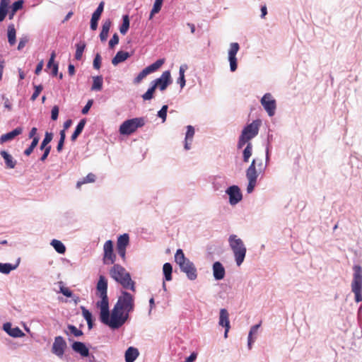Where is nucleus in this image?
Wrapping results in <instances>:
<instances>
[{"label":"nucleus","mask_w":362,"mask_h":362,"mask_svg":"<svg viewBox=\"0 0 362 362\" xmlns=\"http://www.w3.org/2000/svg\"><path fill=\"white\" fill-rule=\"evenodd\" d=\"M96 288L97 294L101 298V300L97 303L98 307L100 309V318L101 322L112 329L119 328L127 320L129 314L115 304L110 315L109 301L107 294V280L104 276H100Z\"/></svg>","instance_id":"obj_1"},{"label":"nucleus","mask_w":362,"mask_h":362,"mask_svg":"<svg viewBox=\"0 0 362 362\" xmlns=\"http://www.w3.org/2000/svg\"><path fill=\"white\" fill-rule=\"evenodd\" d=\"M110 276L123 288L136 292V283L132 279L130 274L124 267L118 264H115L110 269Z\"/></svg>","instance_id":"obj_2"},{"label":"nucleus","mask_w":362,"mask_h":362,"mask_svg":"<svg viewBox=\"0 0 362 362\" xmlns=\"http://www.w3.org/2000/svg\"><path fill=\"white\" fill-rule=\"evenodd\" d=\"M228 243L234 254L237 265L240 266L245 259L247 252L243 241L236 235H230L228 238Z\"/></svg>","instance_id":"obj_3"},{"label":"nucleus","mask_w":362,"mask_h":362,"mask_svg":"<svg viewBox=\"0 0 362 362\" xmlns=\"http://www.w3.org/2000/svg\"><path fill=\"white\" fill-rule=\"evenodd\" d=\"M261 124L262 120L257 119L244 127L238 143V147L239 148H243L245 144L249 142L258 134Z\"/></svg>","instance_id":"obj_4"},{"label":"nucleus","mask_w":362,"mask_h":362,"mask_svg":"<svg viewBox=\"0 0 362 362\" xmlns=\"http://www.w3.org/2000/svg\"><path fill=\"white\" fill-rule=\"evenodd\" d=\"M354 274L351 281V291L354 293V299L356 303L362 301V267L354 265Z\"/></svg>","instance_id":"obj_5"},{"label":"nucleus","mask_w":362,"mask_h":362,"mask_svg":"<svg viewBox=\"0 0 362 362\" xmlns=\"http://www.w3.org/2000/svg\"><path fill=\"white\" fill-rule=\"evenodd\" d=\"M144 125L142 118H134L124 121L119 127V133L123 135H130L139 127Z\"/></svg>","instance_id":"obj_6"},{"label":"nucleus","mask_w":362,"mask_h":362,"mask_svg":"<svg viewBox=\"0 0 362 362\" xmlns=\"http://www.w3.org/2000/svg\"><path fill=\"white\" fill-rule=\"evenodd\" d=\"M116 305L124 310L125 313L129 314V313H132L134 309V297L131 293L122 291Z\"/></svg>","instance_id":"obj_7"},{"label":"nucleus","mask_w":362,"mask_h":362,"mask_svg":"<svg viewBox=\"0 0 362 362\" xmlns=\"http://www.w3.org/2000/svg\"><path fill=\"white\" fill-rule=\"evenodd\" d=\"M257 159H253L252 163L246 171V176L248 180V185L247 187V193H251L254 190V188L257 183V173L255 168Z\"/></svg>","instance_id":"obj_8"},{"label":"nucleus","mask_w":362,"mask_h":362,"mask_svg":"<svg viewBox=\"0 0 362 362\" xmlns=\"http://www.w3.org/2000/svg\"><path fill=\"white\" fill-rule=\"evenodd\" d=\"M165 62L164 59H158L156 62L153 63L152 64L148 66L144 69H143L138 76L134 79V83L135 84H139L141 81L147 76V75L155 72L157 71Z\"/></svg>","instance_id":"obj_9"},{"label":"nucleus","mask_w":362,"mask_h":362,"mask_svg":"<svg viewBox=\"0 0 362 362\" xmlns=\"http://www.w3.org/2000/svg\"><path fill=\"white\" fill-rule=\"evenodd\" d=\"M116 260V255L114 253L113 242L107 240L103 245V262L104 264H113Z\"/></svg>","instance_id":"obj_10"},{"label":"nucleus","mask_w":362,"mask_h":362,"mask_svg":"<svg viewBox=\"0 0 362 362\" xmlns=\"http://www.w3.org/2000/svg\"><path fill=\"white\" fill-rule=\"evenodd\" d=\"M261 104L270 117L275 114L276 108V100L270 93H266L261 99Z\"/></svg>","instance_id":"obj_11"},{"label":"nucleus","mask_w":362,"mask_h":362,"mask_svg":"<svg viewBox=\"0 0 362 362\" xmlns=\"http://www.w3.org/2000/svg\"><path fill=\"white\" fill-rule=\"evenodd\" d=\"M171 76L170 71L163 72L160 78L152 81L156 88H158L160 90H165L168 85L171 83Z\"/></svg>","instance_id":"obj_12"},{"label":"nucleus","mask_w":362,"mask_h":362,"mask_svg":"<svg viewBox=\"0 0 362 362\" xmlns=\"http://www.w3.org/2000/svg\"><path fill=\"white\" fill-rule=\"evenodd\" d=\"M129 244V236L124 233L118 237L117 241V250L119 255L124 261L126 259V249Z\"/></svg>","instance_id":"obj_13"},{"label":"nucleus","mask_w":362,"mask_h":362,"mask_svg":"<svg viewBox=\"0 0 362 362\" xmlns=\"http://www.w3.org/2000/svg\"><path fill=\"white\" fill-rule=\"evenodd\" d=\"M240 49V46L237 42L230 44L228 50V60L230 62V69L231 71H235L237 69V58L236 54Z\"/></svg>","instance_id":"obj_14"},{"label":"nucleus","mask_w":362,"mask_h":362,"mask_svg":"<svg viewBox=\"0 0 362 362\" xmlns=\"http://www.w3.org/2000/svg\"><path fill=\"white\" fill-rule=\"evenodd\" d=\"M66 347V343L62 337L58 336L54 338L52 349L53 354L59 357H62Z\"/></svg>","instance_id":"obj_15"},{"label":"nucleus","mask_w":362,"mask_h":362,"mask_svg":"<svg viewBox=\"0 0 362 362\" xmlns=\"http://www.w3.org/2000/svg\"><path fill=\"white\" fill-rule=\"evenodd\" d=\"M226 193L229 195V202L231 205L238 204L242 199L240 189L236 185L228 187Z\"/></svg>","instance_id":"obj_16"},{"label":"nucleus","mask_w":362,"mask_h":362,"mask_svg":"<svg viewBox=\"0 0 362 362\" xmlns=\"http://www.w3.org/2000/svg\"><path fill=\"white\" fill-rule=\"evenodd\" d=\"M180 270L185 273L187 278L189 280H195L197 278V269L191 261H187V262L182 265L180 267Z\"/></svg>","instance_id":"obj_17"},{"label":"nucleus","mask_w":362,"mask_h":362,"mask_svg":"<svg viewBox=\"0 0 362 362\" xmlns=\"http://www.w3.org/2000/svg\"><path fill=\"white\" fill-rule=\"evenodd\" d=\"M218 324L220 326L225 327L224 337H225V338H226L228 337V332L230 329V321H229V314H228L227 310L225 308H222L220 310Z\"/></svg>","instance_id":"obj_18"},{"label":"nucleus","mask_w":362,"mask_h":362,"mask_svg":"<svg viewBox=\"0 0 362 362\" xmlns=\"http://www.w3.org/2000/svg\"><path fill=\"white\" fill-rule=\"evenodd\" d=\"M23 132V128L22 127H17L13 131L4 134L1 136L0 137V143L4 144L6 141L13 140L16 136L20 135Z\"/></svg>","instance_id":"obj_19"},{"label":"nucleus","mask_w":362,"mask_h":362,"mask_svg":"<svg viewBox=\"0 0 362 362\" xmlns=\"http://www.w3.org/2000/svg\"><path fill=\"white\" fill-rule=\"evenodd\" d=\"M214 276L216 280L223 279L225 276V269L222 264L219 262H216L213 264Z\"/></svg>","instance_id":"obj_20"},{"label":"nucleus","mask_w":362,"mask_h":362,"mask_svg":"<svg viewBox=\"0 0 362 362\" xmlns=\"http://www.w3.org/2000/svg\"><path fill=\"white\" fill-rule=\"evenodd\" d=\"M73 350L81 354L83 357H86L89 354L88 349L86 346V345L81 341H75L72 344Z\"/></svg>","instance_id":"obj_21"},{"label":"nucleus","mask_w":362,"mask_h":362,"mask_svg":"<svg viewBox=\"0 0 362 362\" xmlns=\"http://www.w3.org/2000/svg\"><path fill=\"white\" fill-rule=\"evenodd\" d=\"M111 25L112 21L110 19H107L103 22L102 25V30L100 33V39L102 42H105L107 40Z\"/></svg>","instance_id":"obj_22"},{"label":"nucleus","mask_w":362,"mask_h":362,"mask_svg":"<svg viewBox=\"0 0 362 362\" xmlns=\"http://www.w3.org/2000/svg\"><path fill=\"white\" fill-rule=\"evenodd\" d=\"M139 351L136 348L130 346L127 349L125 352V361L126 362H134L139 356Z\"/></svg>","instance_id":"obj_23"},{"label":"nucleus","mask_w":362,"mask_h":362,"mask_svg":"<svg viewBox=\"0 0 362 362\" xmlns=\"http://www.w3.org/2000/svg\"><path fill=\"white\" fill-rule=\"evenodd\" d=\"M130 57V54L127 52L119 51L116 55L112 59V64L115 66L118 64L124 62Z\"/></svg>","instance_id":"obj_24"},{"label":"nucleus","mask_w":362,"mask_h":362,"mask_svg":"<svg viewBox=\"0 0 362 362\" xmlns=\"http://www.w3.org/2000/svg\"><path fill=\"white\" fill-rule=\"evenodd\" d=\"M0 153L5 160L6 167L11 169L14 168L16 165V161L13 160L12 156L6 151H1Z\"/></svg>","instance_id":"obj_25"},{"label":"nucleus","mask_w":362,"mask_h":362,"mask_svg":"<svg viewBox=\"0 0 362 362\" xmlns=\"http://www.w3.org/2000/svg\"><path fill=\"white\" fill-rule=\"evenodd\" d=\"M11 0H1L0 1V22L3 21L8 13V8Z\"/></svg>","instance_id":"obj_26"},{"label":"nucleus","mask_w":362,"mask_h":362,"mask_svg":"<svg viewBox=\"0 0 362 362\" xmlns=\"http://www.w3.org/2000/svg\"><path fill=\"white\" fill-rule=\"evenodd\" d=\"M175 261L180 267L182 265L185 264L187 261L190 260L185 257L182 250L178 249L175 255Z\"/></svg>","instance_id":"obj_27"},{"label":"nucleus","mask_w":362,"mask_h":362,"mask_svg":"<svg viewBox=\"0 0 362 362\" xmlns=\"http://www.w3.org/2000/svg\"><path fill=\"white\" fill-rule=\"evenodd\" d=\"M16 31L13 24H10L8 26V41L10 45H13L16 43Z\"/></svg>","instance_id":"obj_28"},{"label":"nucleus","mask_w":362,"mask_h":362,"mask_svg":"<svg viewBox=\"0 0 362 362\" xmlns=\"http://www.w3.org/2000/svg\"><path fill=\"white\" fill-rule=\"evenodd\" d=\"M95 181V175L90 173H88L86 177H83L81 180H79L76 183V187L80 188L83 185L87 184V183H92Z\"/></svg>","instance_id":"obj_29"},{"label":"nucleus","mask_w":362,"mask_h":362,"mask_svg":"<svg viewBox=\"0 0 362 362\" xmlns=\"http://www.w3.org/2000/svg\"><path fill=\"white\" fill-rule=\"evenodd\" d=\"M86 124V120L84 119H81L78 125L76 126V128L74 131V132L71 135V141H74L77 137L79 136V134L82 132L84 127Z\"/></svg>","instance_id":"obj_30"},{"label":"nucleus","mask_w":362,"mask_h":362,"mask_svg":"<svg viewBox=\"0 0 362 362\" xmlns=\"http://www.w3.org/2000/svg\"><path fill=\"white\" fill-rule=\"evenodd\" d=\"M163 272L165 279L168 281L172 280L173 267L170 263H165L163 267Z\"/></svg>","instance_id":"obj_31"},{"label":"nucleus","mask_w":362,"mask_h":362,"mask_svg":"<svg viewBox=\"0 0 362 362\" xmlns=\"http://www.w3.org/2000/svg\"><path fill=\"white\" fill-rule=\"evenodd\" d=\"M76 53L75 59L76 60H81L83 56V53L86 48V43L84 42H80L76 45Z\"/></svg>","instance_id":"obj_32"},{"label":"nucleus","mask_w":362,"mask_h":362,"mask_svg":"<svg viewBox=\"0 0 362 362\" xmlns=\"http://www.w3.org/2000/svg\"><path fill=\"white\" fill-rule=\"evenodd\" d=\"M129 18L128 15L122 17V24L119 27V32L122 35H125L129 28Z\"/></svg>","instance_id":"obj_33"},{"label":"nucleus","mask_w":362,"mask_h":362,"mask_svg":"<svg viewBox=\"0 0 362 362\" xmlns=\"http://www.w3.org/2000/svg\"><path fill=\"white\" fill-rule=\"evenodd\" d=\"M51 245L54 248V250L59 254H64L66 251V247L64 245L58 240H52L51 242Z\"/></svg>","instance_id":"obj_34"},{"label":"nucleus","mask_w":362,"mask_h":362,"mask_svg":"<svg viewBox=\"0 0 362 362\" xmlns=\"http://www.w3.org/2000/svg\"><path fill=\"white\" fill-rule=\"evenodd\" d=\"M93 83L91 87L93 90H100L103 87V77L101 76H94Z\"/></svg>","instance_id":"obj_35"},{"label":"nucleus","mask_w":362,"mask_h":362,"mask_svg":"<svg viewBox=\"0 0 362 362\" xmlns=\"http://www.w3.org/2000/svg\"><path fill=\"white\" fill-rule=\"evenodd\" d=\"M163 0H155L153 8L151 11L149 19H152L153 16L160 12Z\"/></svg>","instance_id":"obj_36"},{"label":"nucleus","mask_w":362,"mask_h":362,"mask_svg":"<svg viewBox=\"0 0 362 362\" xmlns=\"http://www.w3.org/2000/svg\"><path fill=\"white\" fill-rule=\"evenodd\" d=\"M81 309L83 316L88 323V328L91 329L93 327L92 314L84 307H82Z\"/></svg>","instance_id":"obj_37"},{"label":"nucleus","mask_w":362,"mask_h":362,"mask_svg":"<svg viewBox=\"0 0 362 362\" xmlns=\"http://www.w3.org/2000/svg\"><path fill=\"white\" fill-rule=\"evenodd\" d=\"M252 145L250 142H247L246 148L243 151V160L245 163L249 161L250 157L252 156Z\"/></svg>","instance_id":"obj_38"},{"label":"nucleus","mask_w":362,"mask_h":362,"mask_svg":"<svg viewBox=\"0 0 362 362\" xmlns=\"http://www.w3.org/2000/svg\"><path fill=\"white\" fill-rule=\"evenodd\" d=\"M52 138H53V134L52 133L47 132L45 133V138L40 144V148L41 150H43L44 148L47 147L48 146L47 144L51 142V141L52 140Z\"/></svg>","instance_id":"obj_39"},{"label":"nucleus","mask_w":362,"mask_h":362,"mask_svg":"<svg viewBox=\"0 0 362 362\" xmlns=\"http://www.w3.org/2000/svg\"><path fill=\"white\" fill-rule=\"evenodd\" d=\"M16 267V266H13L12 264L8 263H0V272L3 274H8L10 273L11 271L15 269Z\"/></svg>","instance_id":"obj_40"},{"label":"nucleus","mask_w":362,"mask_h":362,"mask_svg":"<svg viewBox=\"0 0 362 362\" xmlns=\"http://www.w3.org/2000/svg\"><path fill=\"white\" fill-rule=\"evenodd\" d=\"M156 89V88H155V86L152 85V86L149 88L144 94L142 95V98L144 100H151L153 98V94L155 93Z\"/></svg>","instance_id":"obj_41"},{"label":"nucleus","mask_w":362,"mask_h":362,"mask_svg":"<svg viewBox=\"0 0 362 362\" xmlns=\"http://www.w3.org/2000/svg\"><path fill=\"white\" fill-rule=\"evenodd\" d=\"M8 334L13 337H23L25 336L23 332L18 327L12 328V329L8 332Z\"/></svg>","instance_id":"obj_42"},{"label":"nucleus","mask_w":362,"mask_h":362,"mask_svg":"<svg viewBox=\"0 0 362 362\" xmlns=\"http://www.w3.org/2000/svg\"><path fill=\"white\" fill-rule=\"evenodd\" d=\"M66 138V134L64 130L60 131V139L57 146V151L59 153L62 151L64 141Z\"/></svg>","instance_id":"obj_43"},{"label":"nucleus","mask_w":362,"mask_h":362,"mask_svg":"<svg viewBox=\"0 0 362 362\" xmlns=\"http://www.w3.org/2000/svg\"><path fill=\"white\" fill-rule=\"evenodd\" d=\"M103 9H104V2L103 1H101L98 8H96V10L94 11V13H93L92 15V17H95V18H97V19H100V16L103 11Z\"/></svg>","instance_id":"obj_44"},{"label":"nucleus","mask_w":362,"mask_h":362,"mask_svg":"<svg viewBox=\"0 0 362 362\" xmlns=\"http://www.w3.org/2000/svg\"><path fill=\"white\" fill-rule=\"evenodd\" d=\"M260 325H256L251 327L250 331L249 332L248 335V346L249 349H251V344L253 342V340L252 339V335L253 334L257 333L258 328L259 327Z\"/></svg>","instance_id":"obj_45"},{"label":"nucleus","mask_w":362,"mask_h":362,"mask_svg":"<svg viewBox=\"0 0 362 362\" xmlns=\"http://www.w3.org/2000/svg\"><path fill=\"white\" fill-rule=\"evenodd\" d=\"M34 88H35V91L30 98V100L32 101H35L37 99V98L39 96L41 91L42 90L43 86L42 85H37V86L35 85Z\"/></svg>","instance_id":"obj_46"},{"label":"nucleus","mask_w":362,"mask_h":362,"mask_svg":"<svg viewBox=\"0 0 362 362\" xmlns=\"http://www.w3.org/2000/svg\"><path fill=\"white\" fill-rule=\"evenodd\" d=\"M194 135V129L192 126L188 125L187 127V132L185 136V140H190V141H192V139Z\"/></svg>","instance_id":"obj_47"},{"label":"nucleus","mask_w":362,"mask_h":362,"mask_svg":"<svg viewBox=\"0 0 362 362\" xmlns=\"http://www.w3.org/2000/svg\"><path fill=\"white\" fill-rule=\"evenodd\" d=\"M23 0H18L17 1H15L11 6V8L13 10V12H17L18 10L21 9L23 8Z\"/></svg>","instance_id":"obj_48"},{"label":"nucleus","mask_w":362,"mask_h":362,"mask_svg":"<svg viewBox=\"0 0 362 362\" xmlns=\"http://www.w3.org/2000/svg\"><path fill=\"white\" fill-rule=\"evenodd\" d=\"M68 329L75 337H80L83 334L82 331L76 328L74 325H69L68 326Z\"/></svg>","instance_id":"obj_49"},{"label":"nucleus","mask_w":362,"mask_h":362,"mask_svg":"<svg viewBox=\"0 0 362 362\" xmlns=\"http://www.w3.org/2000/svg\"><path fill=\"white\" fill-rule=\"evenodd\" d=\"M168 105H163L161 109L158 111V115L165 122L167 117Z\"/></svg>","instance_id":"obj_50"},{"label":"nucleus","mask_w":362,"mask_h":362,"mask_svg":"<svg viewBox=\"0 0 362 362\" xmlns=\"http://www.w3.org/2000/svg\"><path fill=\"white\" fill-rule=\"evenodd\" d=\"M119 43V36L117 33H115L110 40L109 41V47L112 49L116 45Z\"/></svg>","instance_id":"obj_51"},{"label":"nucleus","mask_w":362,"mask_h":362,"mask_svg":"<svg viewBox=\"0 0 362 362\" xmlns=\"http://www.w3.org/2000/svg\"><path fill=\"white\" fill-rule=\"evenodd\" d=\"M101 66V57L100 54H96L93 59V67L95 69H99Z\"/></svg>","instance_id":"obj_52"},{"label":"nucleus","mask_w":362,"mask_h":362,"mask_svg":"<svg viewBox=\"0 0 362 362\" xmlns=\"http://www.w3.org/2000/svg\"><path fill=\"white\" fill-rule=\"evenodd\" d=\"M55 57H56V53H55L54 51H53L51 53L50 58H49V59L48 61V63L47 64V69H51L53 66V64H57V63L54 62Z\"/></svg>","instance_id":"obj_53"},{"label":"nucleus","mask_w":362,"mask_h":362,"mask_svg":"<svg viewBox=\"0 0 362 362\" xmlns=\"http://www.w3.org/2000/svg\"><path fill=\"white\" fill-rule=\"evenodd\" d=\"M59 115V107L57 105H54L51 112V118L52 120H57Z\"/></svg>","instance_id":"obj_54"},{"label":"nucleus","mask_w":362,"mask_h":362,"mask_svg":"<svg viewBox=\"0 0 362 362\" xmlns=\"http://www.w3.org/2000/svg\"><path fill=\"white\" fill-rule=\"evenodd\" d=\"M60 292L66 297H71L72 296V292L70 291V289L65 286H61L60 287Z\"/></svg>","instance_id":"obj_55"},{"label":"nucleus","mask_w":362,"mask_h":362,"mask_svg":"<svg viewBox=\"0 0 362 362\" xmlns=\"http://www.w3.org/2000/svg\"><path fill=\"white\" fill-rule=\"evenodd\" d=\"M43 150H44V153L42 154V156L40 158V160L42 161V162H44L47 158V156H48V155H49V153L50 152V150H51V146H48L47 147H46Z\"/></svg>","instance_id":"obj_56"},{"label":"nucleus","mask_w":362,"mask_h":362,"mask_svg":"<svg viewBox=\"0 0 362 362\" xmlns=\"http://www.w3.org/2000/svg\"><path fill=\"white\" fill-rule=\"evenodd\" d=\"M92 105H93V100H89L88 101V103H86V105L83 107L82 111H81L82 114H83V115L87 114L90 108L91 107Z\"/></svg>","instance_id":"obj_57"},{"label":"nucleus","mask_w":362,"mask_h":362,"mask_svg":"<svg viewBox=\"0 0 362 362\" xmlns=\"http://www.w3.org/2000/svg\"><path fill=\"white\" fill-rule=\"evenodd\" d=\"M98 19L97 18H95V17H91V19H90V29L93 30H95L98 28Z\"/></svg>","instance_id":"obj_58"},{"label":"nucleus","mask_w":362,"mask_h":362,"mask_svg":"<svg viewBox=\"0 0 362 362\" xmlns=\"http://www.w3.org/2000/svg\"><path fill=\"white\" fill-rule=\"evenodd\" d=\"M28 40L26 37H23L20 39L18 45V49L21 50L22 49L28 42Z\"/></svg>","instance_id":"obj_59"},{"label":"nucleus","mask_w":362,"mask_h":362,"mask_svg":"<svg viewBox=\"0 0 362 362\" xmlns=\"http://www.w3.org/2000/svg\"><path fill=\"white\" fill-rule=\"evenodd\" d=\"M4 106L8 111H11L12 110V104L8 98H4Z\"/></svg>","instance_id":"obj_60"},{"label":"nucleus","mask_w":362,"mask_h":362,"mask_svg":"<svg viewBox=\"0 0 362 362\" xmlns=\"http://www.w3.org/2000/svg\"><path fill=\"white\" fill-rule=\"evenodd\" d=\"M43 65H44L43 61H41L38 63V64L36 66L35 71V74H37V75L40 74V73L41 72V71L43 68Z\"/></svg>","instance_id":"obj_61"},{"label":"nucleus","mask_w":362,"mask_h":362,"mask_svg":"<svg viewBox=\"0 0 362 362\" xmlns=\"http://www.w3.org/2000/svg\"><path fill=\"white\" fill-rule=\"evenodd\" d=\"M58 68H59L58 63L57 64H53V66L51 68L52 76H57Z\"/></svg>","instance_id":"obj_62"},{"label":"nucleus","mask_w":362,"mask_h":362,"mask_svg":"<svg viewBox=\"0 0 362 362\" xmlns=\"http://www.w3.org/2000/svg\"><path fill=\"white\" fill-rule=\"evenodd\" d=\"M37 132V128L36 127H33L31 129L30 133H29V138H30V139L33 138V139L34 137L37 136H36Z\"/></svg>","instance_id":"obj_63"},{"label":"nucleus","mask_w":362,"mask_h":362,"mask_svg":"<svg viewBox=\"0 0 362 362\" xmlns=\"http://www.w3.org/2000/svg\"><path fill=\"white\" fill-rule=\"evenodd\" d=\"M197 358V354L192 353L189 357L185 359V362H193Z\"/></svg>","instance_id":"obj_64"}]
</instances>
